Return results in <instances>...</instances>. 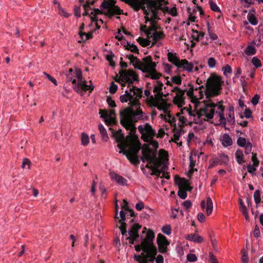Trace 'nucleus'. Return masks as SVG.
I'll return each mask as SVG.
<instances>
[{
  "mask_svg": "<svg viewBox=\"0 0 263 263\" xmlns=\"http://www.w3.org/2000/svg\"><path fill=\"white\" fill-rule=\"evenodd\" d=\"M126 57L130 60V63L135 68L147 73L145 76L146 78H150L153 80H158L162 76L161 73L157 71L156 63L153 62L151 55L143 58L142 61L133 54L126 55Z\"/></svg>",
  "mask_w": 263,
  "mask_h": 263,
  "instance_id": "f257e3e1",
  "label": "nucleus"
},
{
  "mask_svg": "<svg viewBox=\"0 0 263 263\" xmlns=\"http://www.w3.org/2000/svg\"><path fill=\"white\" fill-rule=\"evenodd\" d=\"M66 81L72 82L73 88L77 92H79L80 90L91 91L93 89L92 85H87L86 81L83 80L82 71L79 68H76L74 70L70 68L66 73Z\"/></svg>",
  "mask_w": 263,
  "mask_h": 263,
  "instance_id": "f03ea898",
  "label": "nucleus"
},
{
  "mask_svg": "<svg viewBox=\"0 0 263 263\" xmlns=\"http://www.w3.org/2000/svg\"><path fill=\"white\" fill-rule=\"evenodd\" d=\"M223 83L220 76L214 73L211 74L208 79L205 85L206 89L204 93L206 99H210L220 95Z\"/></svg>",
  "mask_w": 263,
  "mask_h": 263,
  "instance_id": "7ed1b4c3",
  "label": "nucleus"
},
{
  "mask_svg": "<svg viewBox=\"0 0 263 263\" xmlns=\"http://www.w3.org/2000/svg\"><path fill=\"white\" fill-rule=\"evenodd\" d=\"M138 130L141 134V139L147 143L143 145H148L149 147L155 149L158 148V142L154 140V137L156 134V132L149 124H146L144 126L140 125L138 127Z\"/></svg>",
  "mask_w": 263,
  "mask_h": 263,
  "instance_id": "20e7f679",
  "label": "nucleus"
},
{
  "mask_svg": "<svg viewBox=\"0 0 263 263\" xmlns=\"http://www.w3.org/2000/svg\"><path fill=\"white\" fill-rule=\"evenodd\" d=\"M157 149L151 148L148 145H143L142 147V160L144 162L145 160L148 162L149 164H153L154 167H160L162 161L156 157Z\"/></svg>",
  "mask_w": 263,
  "mask_h": 263,
  "instance_id": "39448f33",
  "label": "nucleus"
},
{
  "mask_svg": "<svg viewBox=\"0 0 263 263\" xmlns=\"http://www.w3.org/2000/svg\"><path fill=\"white\" fill-rule=\"evenodd\" d=\"M116 4L115 0H103L100 8L105 10V15L111 18L114 15L123 14V10L116 5Z\"/></svg>",
  "mask_w": 263,
  "mask_h": 263,
  "instance_id": "423d86ee",
  "label": "nucleus"
},
{
  "mask_svg": "<svg viewBox=\"0 0 263 263\" xmlns=\"http://www.w3.org/2000/svg\"><path fill=\"white\" fill-rule=\"evenodd\" d=\"M224 107L221 102L218 104L213 103L205 104L203 108L200 109V111L204 114V115H214L215 111L218 115H224Z\"/></svg>",
  "mask_w": 263,
  "mask_h": 263,
  "instance_id": "0eeeda50",
  "label": "nucleus"
},
{
  "mask_svg": "<svg viewBox=\"0 0 263 263\" xmlns=\"http://www.w3.org/2000/svg\"><path fill=\"white\" fill-rule=\"evenodd\" d=\"M128 139L129 141L128 142V150L123 151V154H134L137 155L141 148V143L139 142L138 138L135 135H128Z\"/></svg>",
  "mask_w": 263,
  "mask_h": 263,
  "instance_id": "6e6552de",
  "label": "nucleus"
},
{
  "mask_svg": "<svg viewBox=\"0 0 263 263\" xmlns=\"http://www.w3.org/2000/svg\"><path fill=\"white\" fill-rule=\"evenodd\" d=\"M119 74L120 80L123 82L128 83V88H130L134 81H138V76L132 69L121 70Z\"/></svg>",
  "mask_w": 263,
  "mask_h": 263,
  "instance_id": "1a4fd4ad",
  "label": "nucleus"
},
{
  "mask_svg": "<svg viewBox=\"0 0 263 263\" xmlns=\"http://www.w3.org/2000/svg\"><path fill=\"white\" fill-rule=\"evenodd\" d=\"M138 99H134L129 107H126L120 112V115H140L142 111L140 107Z\"/></svg>",
  "mask_w": 263,
  "mask_h": 263,
  "instance_id": "9d476101",
  "label": "nucleus"
},
{
  "mask_svg": "<svg viewBox=\"0 0 263 263\" xmlns=\"http://www.w3.org/2000/svg\"><path fill=\"white\" fill-rule=\"evenodd\" d=\"M155 234L152 230H148L146 234L145 238L142 241V245L145 249H149L156 255L157 249L153 244Z\"/></svg>",
  "mask_w": 263,
  "mask_h": 263,
  "instance_id": "9b49d317",
  "label": "nucleus"
},
{
  "mask_svg": "<svg viewBox=\"0 0 263 263\" xmlns=\"http://www.w3.org/2000/svg\"><path fill=\"white\" fill-rule=\"evenodd\" d=\"M120 123L126 129L130 130V135H134L136 128L134 126V119L135 116H120Z\"/></svg>",
  "mask_w": 263,
  "mask_h": 263,
  "instance_id": "f8f14e48",
  "label": "nucleus"
},
{
  "mask_svg": "<svg viewBox=\"0 0 263 263\" xmlns=\"http://www.w3.org/2000/svg\"><path fill=\"white\" fill-rule=\"evenodd\" d=\"M157 240L159 252L162 253L166 252L167 246L169 245V242L166 237L161 234H159L157 236Z\"/></svg>",
  "mask_w": 263,
  "mask_h": 263,
  "instance_id": "ddd939ff",
  "label": "nucleus"
},
{
  "mask_svg": "<svg viewBox=\"0 0 263 263\" xmlns=\"http://www.w3.org/2000/svg\"><path fill=\"white\" fill-rule=\"evenodd\" d=\"M147 7V9H146L147 12L146 13H144L145 15L144 18L146 23H147L150 20H156L158 18L157 10H159V9L157 8Z\"/></svg>",
  "mask_w": 263,
  "mask_h": 263,
  "instance_id": "4468645a",
  "label": "nucleus"
},
{
  "mask_svg": "<svg viewBox=\"0 0 263 263\" xmlns=\"http://www.w3.org/2000/svg\"><path fill=\"white\" fill-rule=\"evenodd\" d=\"M156 255H153V254L149 257L147 256V253L142 252L141 255H135L134 258L136 260L138 261L139 263H147V261L153 262L155 259Z\"/></svg>",
  "mask_w": 263,
  "mask_h": 263,
  "instance_id": "2eb2a0df",
  "label": "nucleus"
},
{
  "mask_svg": "<svg viewBox=\"0 0 263 263\" xmlns=\"http://www.w3.org/2000/svg\"><path fill=\"white\" fill-rule=\"evenodd\" d=\"M140 228L141 226L138 223H135L132 226L131 230L128 232L130 236L129 239L131 240V243L133 244L134 241L139 237L138 233Z\"/></svg>",
  "mask_w": 263,
  "mask_h": 263,
  "instance_id": "dca6fc26",
  "label": "nucleus"
},
{
  "mask_svg": "<svg viewBox=\"0 0 263 263\" xmlns=\"http://www.w3.org/2000/svg\"><path fill=\"white\" fill-rule=\"evenodd\" d=\"M185 92L176 93L175 97L173 99V103L179 107H181L185 104L184 94Z\"/></svg>",
  "mask_w": 263,
  "mask_h": 263,
  "instance_id": "f3484780",
  "label": "nucleus"
},
{
  "mask_svg": "<svg viewBox=\"0 0 263 263\" xmlns=\"http://www.w3.org/2000/svg\"><path fill=\"white\" fill-rule=\"evenodd\" d=\"M201 207L202 209H206V215L209 216L212 212L213 205V201L210 197L206 198V203L204 200L202 201L201 203Z\"/></svg>",
  "mask_w": 263,
  "mask_h": 263,
  "instance_id": "a211bd4d",
  "label": "nucleus"
},
{
  "mask_svg": "<svg viewBox=\"0 0 263 263\" xmlns=\"http://www.w3.org/2000/svg\"><path fill=\"white\" fill-rule=\"evenodd\" d=\"M165 36V35L163 31H157L156 30L152 32L151 39H153L152 46H155L158 41L163 39Z\"/></svg>",
  "mask_w": 263,
  "mask_h": 263,
  "instance_id": "6ab92c4d",
  "label": "nucleus"
},
{
  "mask_svg": "<svg viewBox=\"0 0 263 263\" xmlns=\"http://www.w3.org/2000/svg\"><path fill=\"white\" fill-rule=\"evenodd\" d=\"M168 61L174 64L175 66L179 67L181 60L177 56V54L175 52H168L167 54Z\"/></svg>",
  "mask_w": 263,
  "mask_h": 263,
  "instance_id": "aec40b11",
  "label": "nucleus"
},
{
  "mask_svg": "<svg viewBox=\"0 0 263 263\" xmlns=\"http://www.w3.org/2000/svg\"><path fill=\"white\" fill-rule=\"evenodd\" d=\"M171 106V104L167 103L166 100L158 102L156 107L160 110H162L166 115H171L168 112V109Z\"/></svg>",
  "mask_w": 263,
  "mask_h": 263,
  "instance_id": "412c9836",
  "label": "nucleus"
},
{
  "mask_svg": "<svg viewBox=\"0 0 263 263\" xmlns=\"http://www.w3.org/2000/svg\"><path fill=\"white\" fill-rule=\"evenodd\" d=\"M111 179L115 180L117 183L122 185H126L127 181L123 177L116 174L112 173L110 174Z\"/></svg>",
  "mask_w": 263,
  "mask_h": 263,
  "instance_id": "4be33fe9",
  "label": "nucleus"
},
{
  "mask_svg": "<svg viewBox=\"0 0 263 263\" xmlns=\"http://www.w3.org/2000/svg\"><path fill=\"white\" fill-rule=\"evenodd\" d=\"M167 4L165 0H150L148 7L162 9V6Z\"/></svg>",
  "mask_w": 263,
  "mask_h": 263,
  "instance_id": "5701e85b",
  "label": "nucleus"
},
{
  "mask_svg": "<svg viewBox=\"0 0 263 263\" xmlns=\"http://www.w3.org/2000/svg\"><path fill=\"white\" fill-rule=\"evenodd\" d=\"M150 26L148 28L147 32V37L151 39L152 32L157 30L159 29V27L157 25V23L156 20H150Z\"/></svg>",
  "mask_w": 263,
  "mask_h": 263,
  "instance_id": "b1692460",
  "label": "nucleus"
},
{
  "mask_svg": "<svg viewBox=\"0 0 263 263\" xmlns=\"http://www.w3.org/2000/svg\"><path fill=\"white\" fill-rule=\"evenodd\" d=\"M179 68H182L189 72H191L193 71L194 65L192 63H189L187 60L182 59Z\"/></svg>",
  "mask_w": 263,
  "mask_h": 263,
  "instance_id": "393cba45",
  "label": "nucleus"
},
{
  "mask_svg": "<svg viewBox=\"0 0 263 263\" xmlns=\"http://www.w3.org/2000/svg\"><path fill=\"white\" fill-rule=\"evenodd\" d=\"M214 162L220 165H228L229 162V158L227 155L220 154L218 155L217 159Z\"/></svg>",
  "mask_w": 263,
  "mask_h": 263,
  "instance_id": "a878e982",
  "label": "nucleus"
},
{
  "mask_svg": "<svg viewBox=\"0 0 263 263\" xmlns=\"http://www.w3.org/2000/svg\"><path fill=\"white\" fill-rule=\"evenodd\" d=\"M178 185L179 189L184 190L185 191H191L192 189V187L190 186L189 181L185 179L180 178Z\"/></svg>",
  "mask_w": 263,
  "mask_h": 263,
  "instance_id": "bb28decb",
  "label": "nucleus"
},
{
  "mask_svg": "<svg viewBox=\"0 0 263 263\" xmlns=\"http://www.w3.org/2000/svg\"><path fill=\"white\" fill-rule=\"evenodd\" d=\"M178 185L179 189L184 190L185 191H191L192 189V187L190 186L189 181L185 179L180 178Z\"/></svg>",
  "mask_w": 263,
  "mask_h": 263,
  "instance_id": "cd10ccee",
  "label": "nucleus"
},
{
  "mask_svg": "<svg viewBox=\"0 0 263 263\" xmlns=\"http://www.w3.org/2000/svg\"><path fill=\"white\" fill-rule=\"evenodd\" d=\"M178 185L179 189L184 190L185 191H191L192 189V187L190 186L189 181L185 179L180 178Z\"/></svg>",
  "mask_w": 263,
  "mask_h": 263,
  "instance_id": "c85d7f7f",
  "label": "nucleus"
},
{
  "mask_svg": "<svg viewBox=\"0 0 263 263\" xmlns=\"http://www.w3.org/2000/svg\"><path fill=\"white\" fill-rule=\"evenodd\" d=\"M189 86H190V88L187 91L186 95L191 99V102L192 103L197 104V99L196 98L195 96L194 95V90H198V88H196V89H194L193 85L191 83L189 84Z\"/></svg>",
  "mask_w": 263,
  "mask_h": 263,
  "instance_id": "c756f323",
  "label": "nucleus"
},
{
  "mask_svg": "<svg viewBox=\"0 0 263 263\" xmlns=\"http://www.w3.org/2000/svg\"><path fill=\"white\" fill-rule=\"evenodd\" d=\"M103 119V121L107 126L116 125L117 120L115 116H100Z\"/></svg>",
  "mask_w": 263,
  "mask_h": 263,
  "instance_id": "7c9ffc66",
  "label": "nucleus"
},
{
  "mask_svg": "<svg viewBox=\"0 0 263 263\" xmlns=\"http://www.w3.org/2000/svg\"><path fill=\"white\" fill-rule=\"evenodd\" d=\"M136 98H133V96L132 94L128 90L125 91V93L123 95H122L120 97V100L121 102H127L128 101H130L129 104L131 105V102L133 101L134 99H136Z\"/></svg>",
  "mask_w": 263,
  "mask_h": 263,
  "instance_id": "2f4dec72",
  "label": "nucleus"
},
{
  "mask_svg": "<svg viewBox=\"0 0 263 263\" xmlns=\"http://www.w3.org/2000/svg\"><path fill=\"white\" fill-rule=\"evenodd\" d=\"M185 238L190 241L198 243H201L203 241L202 237L195 233L187 235Z\"/></svg>",
  "mask_w": 263,
  "mask_h": 263,
  "instance_id": "473e14b6",
  "label": "nucleus"
},
{
  "mask_svg": "<svg viewBox=\"0 0 263 263\" xmlns=\"http://www.w3.org/2000/svg\"><path fill=\"white\" fill-rule=\"evenodd\" d=\"M114 136L116 139L117 142H128L129 139H128V136H127L125 139L124 136L123 134L121 133V130H118L114 134Z\"/></svg>",
  "mask_w": 263,
  "mask_h": 263,
  "instance_id": "72a5a7b5",
  "label": "nucleus"
},
{
  "mask_svg": "<svg viewBox=\"0 0 263 263\" xmlns=\"http://www.w3.org/2000/svg\"><path fill=\"white\" fill-rule=\"evenodd\" d=\"M235 155L236 161L239 164L241 165L245 163V161L244 160V155L243 154L242 151L240 149H237L235 152Z\"/></svg>",
  "mask_w": 263,
  "mask_h": 263,
  "instance_id": "f704fd0d",
  "label": "nucleus"
},
{
  "mask_svg": "<svg viewBox=\"0 0 263 263\" xmlns=\"http://www.w3.org/2000/svg\"><path fill=\"white\" fill-rule=\"evenodd\" d=\"M129 91L132 93L133 92V98H141L142 97L141 93L142 92V89L138 88L132 85V88H129Z\"/></svg>",
  "mask_w": 263,
  "mask_h": 263,
  "instance_id": "c9c22d12",
  "label": "nucleus"
},
{
  "mask_svg": "<svg viewBox=\"0 0 263 263\" xmlns=\"http://www.w3.org/2000/svg\"><path fill=\"white\" fill-rule=\"evenodd\" d=\"M135 250L136 251L139 252L141 250H142V252H144L145 253H147V256L148 257H149L152 254H153V255H156L153 252L149 249H145L143 246L142 245V241L141 242L140 245H136L135 247Z\"/></svg>",
  "mask_w": 263,
  "mask_h": 263,
  "instance_id": "e433bc0d",
  "label": "nucleus"
},
{
  "mask_svg": "<svg viewBox=\"0 0 263 263\" xmlns=\"http://www.w3.org/2000/svg\"><path fill=\"white\" fill-rule=\"evenodd\" d=\"M125 155L132 164L137 165L140 163L137 155L126 154Z\"/></svg>",
  "mask_w": 263,
  "mask_h": 263,
  "instance_id": "4c0bfd02",
  "label": "nucleus"
},
{
  "mask_svg": "<svg viewBox=\"0 0 263 263\" xmlns=\"http://www.w3.org/2000/svg\"><path fill=\"white\" fill-rule=\"evenodd\" d=\"M98 128L101 135L102 140L106 141L109 138L105 128L101 124H99Z\"/></svg>",
  "mask_w": 263,
  "mask_h": 263,
  "instance_id": "58836bf2",
  "label": "nucleus"
},
{
  "mask_svg": "<svg viewBox=\"0 0 263 263\" xmlns=\"http://www.w3.org/2000/svg\"><path fill=\"white\" fill-rule=\"evenodd\" d=\"M222 143L224 146H230L232 144V140L228 134H224L222 136Z\"/></svg>",
  "mask_w": 263,
  "mask_h": 263,
  "instance_id": "ea45409f",
  "label": "nucleus"
},
{
  "mask_svg": "<svg viewBox=\"0 0 263 263\" xmlns=\"http://www.w3.org/2000/svg\"><path fill=\"white\" fill-rule=\"evenodd\" d=\"M146 167L147 168H150L152 171V175H156L158 177H161L162 176H161V174L163 173V172H162L161 170H158L156 167L153 166V165H149V164H147L146 165Z\"/></svg>",
  "mask_w": 263,
  "mask_h": 263,
  "instance_id": "a19ab883",
  "label": "nucleus"
},
{
  "mask_svg": "<svg viewBox=\"0 0 263 263\" xmlns=\"http://www.w3.org/2000/svg\"><path fill=\"white\" fill-rule=\"evenodd\" d=\"M124 47L125 48V49L130 50L131 52L135 53H139V49L138 47H137V46L133 44H131L127 42V45H124Z\"/></svg>",
  "mask_w": 263,
  "mask_h": 263,
  "instance_id": "79ce46f5",
  "label": "nucleus"
},
{
  "mask_svg": "<svg viewBox=\"0 0 263 263\" xmlns=\"http://www.w3.org/2000/svg\"><path fill=\"white\" fill-rule=\"evenodd\" d=\"M148 38L144 39L142 37H139L137 41L141 46L144 47L150 45L151 41Z\"/></svg>",
  "mask_w": 263,
  "mask_h": 263,
  "instance_id": "37998d69",
  "label": "nucleus"
},
{
  "mask_svg": "<svg viewBox=\"0 0 263 263\" xmlns=\"http://www.w3.org/2000/svg\"><path fill=\"white\" fill-rule=\"evenodd\" d=\"M99 114L100 115H116L115 109H100L99 110Z\"/></svg>",
  "mask_w": 263,
  "mask_h": 263,
  "instance_id": "c03bdc74",
  "label": "nucleus"
},
{
  "mask_svg": "<svg viewBox=\"0 0 263 263\" xmlns=\"http://www.w3.org/2000/svg\"><path fill=\"white\" fill-rule=\"evenodd\" d=\"M245 52L247 55H252L255 54L256 53V49L254 46L250 45H248L245 50Z\"/></svg>",
  "mask_w": 263,
  "mask_h": 263,
  "instance_id": "a18cd8bd",
  "label": "nucleus"
},
{
  "mask_svg": "<svg viewBox=\"0 0 263 263\" xmlns=\"http://www.w3.org/2000/svg\"><path fill=\"white\" fill-rule=\"evenodd\" d=\"M168 153L164 149H161L159 151L158 158L163 162L167 160Z\"/></svg>",
  "mask_w": 263,
  "mask_h": 263,
  "instance_id": "49530a36",
  "label": "nucleus"
},
{
  "mask_svg": "<svg viewBox=\"0 0 263 263\" xmlns=\"http://www.w3.org/2000/svg\"><path fill=\"white\" fill-rule=\"evenodd\" d=\"M89 142V138L86 134L82 133L81 135V143L83 146H86Z\"/></svg>",
  "mask_w": 263,
  "mask_h": 263,
  "instance_id": "de8ad7c7",
  "label": "nucleus"
},
{
  "mask_svg": "<svg viewBox=\"0 0 263 263\" xmlns=\"http://www.w3.org/2000/svg\"><path fill=\"white\" fill-rule=\"evenodd\" d=\"M239 204H240V211L243 213V214L245 215V216L246 217V218L247 219L248 211H247V207L246 206V205L243 203L242 199H239Z\"/></svg>",
  "mask_w": 263,
  "mask_h": 263,
  "instance_id": "09e8293b",
  "label": "nucleus"
},
{
  "mask_svg": "<svg viewBox=\"0 0 263 263\" xmlns=\"http://www.w3.org/2000/svg\"><path fill=\"white\" fill-rule=\"evenodd\" d=\"M194 33L195 34L193 35V37L196 41H199L200 39H202L204 35V33L201 31H194Z\"/></svg>",
  "mask_w": 263,
  "mask_h": 263,
  "instance_id": "8fccbe9b",
  "label": "nucleus"
},
{
  "mask_svg": "<svg viewBox=\"0 0 263 263\" xmlns=\"http://www.w3.org/2000/svg\"><path fill=\"white\" fill-rule=\"evenodd\" d=\"M248 19L250 23L253 25H256L258 24V21L253 14H249L248 16Z\"/></svg>",
  "mask_w": 263,
  "mask_h": 263,
  "instance_id": "3c124183",
  "label": "nucleus"
},
{
  "mask_svg": "<svg viewBox=\"0 0 263 263\" xmlns=\"http://www.w3.org/2000/svg\"><path fill=\"white\" fill-rule=\"evenodd\" d=\"M189 159H190L189 167L190 168L189 172H190V173H192L194 171V167L195 166L196 160H194L193 156L192 155L190 156Z\"/></svg>",
  "mask_w": 263,
  "mask_h": 263,
  "instance_id": "603ef678",
  "label": "nucleus"
},
{
  "mask_svg": "<svg viewBox=\"0 0 263 263\" xmlns=\"http://www.w3.org/2000/svg\"><path fill=\"white\" fill-rule=\"evenodd\" d=\"M158 101L156 100V98L153 96H150L148 100V104L151 107H156Z\"/></svg>",
  "mask_w": 263,
  "mask_h": 263,
  "instance_id": "864d4df0",
  "label": "nucleus"
},
{
  "mask_svg": "<svg viewBox=\"0 0 263 263\" xmlns=\"http://www.w3.org/2000/svg\"><path fill=\"white\" fill-rule=\"evenodd\" d=\"M254 198L256 204H258L261 202L260 192L259 190H256L254 193Z\"/></svg>",
  "mask_w": 263,
  "mask_h": 263,
  "instance_id": "5fc2aeb1",
  "label": "nucleus"
},
{
  "mask_svg": "<svg viewBox=\"0 0 263 263\" xmlns=\"http://www.w3.org/2000/svg\"><path fill=\"white\" fill-rule=\"evenodd\" d=\"M157 85L155 86L154 89H153V92H155V93L158 92H162V87L163 86V83L158 81H157Z\"/></svg>",
  "mask_w": 263,
  "mask_h": 263,
  "instance_id": "6e6d98bb",
  "label": "nucleus"
},
{
  "mask_svg": "<svg viewBox=\"0 0 263 263\" xmlns=\"http://www.w3.org/2000/svg\"><path fill=\"white\" fill-rule=\"evenodd\" d=\"M203 88H204V87L202 85L198 87V95L195 96V97L197 99V103L198 102L199 100H201L203 98L204 93L203 91L202 90V89Z\"/></svg>",
  "mask_w": 263,
  "mask_h": 263,
  "instance_id": "4d7b16f0",
  "label": "nucleus"
},
{
  "mask_svg": "<svg viewBox=\"0 0 263 263\" xmlns=\"http://www.w3.org/2000/svg\"><path fill=\"white\" fill-rule=\"evenodd\" d=\"M162 231L166 235H169L172 233V228L170 225L164 226L162 228Z\"/></svg>",
  "mask_w": 263,
  "mask_h": 263,
  "instance_id": "13d9d810",
  "label": "nucleus"
},
{
  "mask_svg": "<svg viewBox=\"0 0 263 263\" xmlns=\"http://www.w3.org/2000/svg\"><path fill=\"white\" fill-rule=\"evenodd\" d=\"M118 142L119 143L118 144V147L120 149V153H123V151H125V148L127 147V144L128 142Z\"/></svg>",
  "mask_w": 263,
  "mask_h": 263,
  "instance_id": "bf43d9fd",
  "label": "nucleus"
},
{
  "mask_svg": "<svg viewBox=\"0 0 263 263\" xmlns=\"http://www.w3.org/2000/svg\"><path fill=\"white\" fill-rule=\"evenodd\" d=\"M251 61L256 68L260 67L261 66L260 60L256 57H253Z\"/></svg>",
  "mask_w": 263,
  "mask_h": 263,
  "instance_id": "052dcab7",
  "label": "nucleus"
},
{
  "mask_svg": "<svg viewBox=\"0 0 263 263\" xmlns=\"http://www.w3.org/2000/svg\"><path fill=\"white\" fill-rule=\"evenodd\" d=\"M237 143L239 146L242 147H244L245 146H246L247 144L246 138L242 137H239L238 138Z\"/></svg>",
  "mask_w": 263,
  "mask_h": 263,
  "instance_id": "680f3d73",
  "label": "nucleus"
},
{
  "mask_svg": "<svg viewBox=\"0 0 263 263\" xmlns=\"http://www.w3.org/2000/svg\"><path fill=\"white\" fill-rule=\"evenodd\" d=\"M209 5L212 10L215 12H220V9L218 6L212 1H209Z\"/></svg>",
  "mask_w": 263,
  "mask_h": 263,
  "instance_id": "e2e57ef3",
  "label": "nucleus"
},
{
  "mask_svg": "<svg viewBox=\"0 0 263 263\" xmlns=\"http://www.w3.org/2000/svg\"><path fill=\"white\" fill-rule=\"evenodd\" d=\"M118 226L120 229L121 234L124 235L126 233V224L125 222L122 221V223H119Z\"/></svg>",
  "mask_w": 263,
  "mask_h": 263,
  "instance_id": "0e129e2a",
  "label": "nucleus"
},
{
  "mask_svg": "<svg viewBox=\"0 0 263 263\" xmlns=\"http://www.w3.org/2000/svg\"><path fill=\"white\" fill-rule=\"evenodd\" d=\"M178 195L180 198L184 199L187 197L186 191H185L184 190L179 189L178 192Z\"/></svg>",
  "mask_w": 263,
  "mask_h": 263,
  "instance_id": "69168bd1",
  "label": "nucleus"
},
{
  "mask_svg": "<svg viewBox=\"0 0 263 263\" xmlns=\"http://www.w3.org/2000/svg\"><path fill=\"white\" fill-rule=\"evenodd\" d=\"M187 259L190 262H195L197 260V257L195 254L189 253L187 255Z\"/></svg>",
  "mask_w": 263,
  "mask_h": 263,
  "instance_id": "338daca9",
  "label": "nucleus"
},
{
  "mask_svg": "<svg viewBox=\"0 0 263 263\" xmlns=\"http://www.w3.org/2000/svg\"><path fill=\"white\" fill-rule=\"evenodd\" d=\"M208 64L210 68H213L216 64V61L214 58L211 57L208 59Z\"/></svg>",
  "mask_w": 263,
  "mask_h": 263,
  "instance_id": "774afa93",
  "label": "nucleus"
}]
</instances>
